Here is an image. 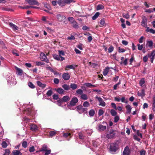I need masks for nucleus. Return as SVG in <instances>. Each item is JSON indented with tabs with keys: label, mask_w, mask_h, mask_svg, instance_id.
I'll list each match as a JSON object with an SVG mask.
<instances>
[{
	"label": "nucleus",
	"mask_w": 155,
	"mask_h": 155,
	"mask_svg": "<svg viewBox=\"0 0 155 155\" xmlns=\"http://www.w3.org/2000/svg\"><path fill=\"white\" fill-rule=\"evenodd\" d=\"M5 78L7 80V82L8 84L13 83L15 80L14 78H12V76L11 74L9 73H7L5 76Z\"/></svg>",
	"instance_id": "obj_3"
},
{
	"label": "nucleus",
	"mask_w": 155,
	"mask_h": 155,
	"mask_svg": "<svg viewBox=\"0 0 155 155\" xmlns=\"http://www.w3.org/2000/svg\"><path fill=\"white\" fill-rule=\"evenodd\" d=\"M40 58L42 61H45L46 62L48 63L49 62V60L48 59L45 54L43 53H41L40 55Z\"/></svg>",
	"instance_id": "obj_7"
},
{
	"label": "nucleus",
	"mask_w": 155,
	"mask_h": 155,
	"mask_svg": "<svg viewBox=\"0 0 155 155\" xmlns=\"http://www.w3.org/2000/svg\"><path fill=\"white\" fill-rule=\"evenodd\" d=\"M22 145L23 147L26 148L27 146V142L26 141H23L22 143Z\"/></svg>",
	"instance_id": "obj_56"
},
{
	"label": "nucleus",
	"mask_w": 155,
	"mask_h": 155,
	"mask_svg": "<svg viewBox=\"0 0 155 155\" xmlns=\"http://www.w3.org/2000/svg\"><path fill=\"white\" fill-rule=\"evenodd\" d=\"M123 153H124L126 154H129L130 150L128 146H126V147L125 148L123 152Z\"/></svg>",
	"instance_id": "obj_28"
},
{
	"label": "nucleus",
	"mask_w": 155,
	"mask_h": 155,
	"mask_svg": "<svg viewBox=\"0 0 155 155\" xmlns=\"http://www.w3.org/2000/svg\"><path fill=\"white\" fill-rule=\"evenodd\" d=\"M92 142L93 146L94 147V148L92 150L93 151H95L98 150L97 149V148L98 146L99 145V144L98 142L97 141H92Z\"/></svg>",
	"instance_id": "obj_11"
},
{
	"label": "nucleus",
	"mask_w": 155,
	"mask_h": 155,
	"mask_svg": "<svg viewBox=\"0 0 155 155\" xmlns=\"http://www.w3.org/2000/svg\"><path fill=\"white\" fill-rule=\"evenodd\" d=\"M113 50H114V47L112 46L111 45L110 46V47H109V48H108V51L109 53H111L112 51H113Z\"/></svg>",
	"instance_id": "obj_57"
},
{
	"label": "nucleus",
	"mask_w": 155,
	"mask_h": 155,
	"mask_svg": "<svg viewBox=\"0 0 155 155\" xmlns=\"http://www.w3.org/2000/svg\"><path fill=\"white\" fill-rule=\"evenodd\" d=\"M57 18L58 20L60 21H62L66 19V17L64 15L61 14H58L57 15Z\"/></svg>",
	"instance_id": "obj_9"
},
{
	"label": "nucleus",
	"mask_w": 155,
	"mask_h": 155,
	"mask_svg": "<svg viewBox=\"0 0 155 155\" xmlns=\"http://www.w3.org/2000/svg\"><path fill=\"white\" fill-rule=\"evenodd\" d=\"M110 68L107 67L104 70L103 72V75L104 76H106L108 74Z\"/></svg>",
	"instance_id": "obj_29"
},
{
	"label": "nucleus",
	"mask_w": 155,
	"mask_h": 155,
	"mask_svg": "<svg viewBox=\"0 0 155 155\" xmlns=\"http://www.w3.org/2000/svg\"><path fill=\"white\" fill-rule=\"evenodd\" d=\"M145 12L150 13L153 12V11L151 9H146L145 10Z\"/></svg>",
	"instance_id": "obj_62"
},
{
	"label": "nucleus",
	"mask_w": 155,
	"mask_h": 155,
	"mask_svg": "<svg viewBox=\"0 0 155 155\" xmlns=\"http://www.w3.org/2000/svg\"><path fill=\"white\" fill-rule=\"evenodd\" d=\"M123 17L127 19L129 18L130 17V15H129L128 13L127 14H123Z\"/></svg>",
	"instance_id": "obj_55"
},
{
	"label": "nucleus",
	"mask_w": 155,
	"mask_h": 155,
	"mask_svg": "<svg viewBox=\"0 0 155 155\" xmlns=\"http://www.w3.org/2000/svg\"><path fill=\"white\" fill-rule=\"evenodd\" d=\"M142 21L141 22V25L143 27L147 28V19L145 16H143L142 17Z\"/></svg>",
	"instance_id": "obj_5"
},
{
	"label": "nucleus",
	"mask_w": 155,
	"mask_h": 155,
	"mask_svg": "<svg viewBox=\"0 0 155 155\" xmlns=\"http://www.w3.org/2000/svg\"><path fill=\"white\" fill-rule=\"evenodd\" d=\"M28 86L31 88H35V86L34 85L30 82H29L28 83Z\"/></svg>",
	"instance_id": "obj_52"
},
{
	"label": "nucleus",
	"mask_w": 155,
	"mask_h": 155,
	"mask_svg": "<svg viewBox=\"0 0 155 155\" xmlns=\"http://www.w3.org/2000/svg\"><path fill=\"white\" fill-rule=\"evenodd\" d=\"M62 87L66 90H68L69 89V87L68 85H67L66 84H64L62 86Z\"/></svg>",
	"instance_id": "obj_43"
},
{
	"label": "nucleus",
	"mask_w": 155,
	"mask_h": 155,
	"mask_svg": "<svg viewBox=\"0 0 155 155\" xmlns=\"http://www.w3.org/2000/svg\"><path fill=\"white\" fill-rule=\"evenodd\" d=\"M80 98L83 100H86L88 99V97L87 94H83L80 96Z\"/></svg>",
	"instance_id": "obj_25"
},
{
	"label": "nucleus",
	"mask_w": 155,
	"mask_h": 155,
	"mask_svg": "<svg viewBox=\"0 0 155 155\" xmlns=\"http://www.w3.org/2000/svg\"><path fill=\"white\" fill-rule=\"evenodd\" d=\"M47 146L45 145H44L42 148L39 150V151L42 152V151H45V150H47Z\"/></svg>",
	"instance_id": "obj_35"
},
{
	"label": "nucleus",
	"mask_w": 155,
	"mask_h": 155,
	"mask_svg": "<svg viewBox=\"0 0 155 155\" xmlns=\"http://www.w3.org/2000/svg\"><path fill=\"white\" fill-rule=\"evenodd\" d=\"M104 8V6L102 5H98L97 7V10L102 9Z\"/></svg>",
	"instance_id": "obj_39"
},
{
	"label": "nucleus",
	"mask_w": 155,
	"mask_h": 155,
	"mask_svg": "<svg viewBox=\"0 0 155 155\" xmlns=\"http://www.w3.org/2000/svg\"><path fill=\"white\" fill-rule=\"evenodd\" d=\"M76 92L77 94L81 95L83 94V91L81 89H79L76 91Z\"/></svg>",
	"instance_id": "obj_48"
},
{
	"label": "nucleus",
	"mask_w": 155,
	"mask_h": 155,
	"mask_svg": "<svg viewBox=\"0 0 155 155\" xmlns=\"http://www.w3.org/2000/svg\"><path fill=\"white\" fill-rule=\"evenodd\" d=\"M106 126H103L101 124H97L96 129L97 130L100 132H102L106 130Z\"/></svg>",
	"instance_id": "obj_4"
},
{
	"label": "nucleus",
	"mask_w": 155,
	"mask_h": 155,
	"mask_svg": "<svg viewBox=\"0 0 155 155\" xmlns=\"http://www.w3.org/2000/svg\"><path fill=\"white\" fill-rule=\"evenodd\" d=\"M115 134L114 130H113L111 129L107 134L106 137L108 138H111L114 137Z\"/></svg>",
	"instance_id": "obj_8"
},
{
	"label": "nucleus",
	"mask_w": 155,
	"mask_h": 155,
	"mask_svg": "<svg viewBox=\"0 0 155 155\" xmlns=\"http://www.w3.org/2000/svg\"><path fill=\"white\" fill-rule=\"evenodd\" d=\"M63 136L64 137H65V138H66L68 136L70 137H71V134L70 133H64L63 135Z\"/></svg>",
	"instance_id": "obj_58"
},
{
	"label": "nucleus",
	"mask_w": 155,
	"mask_h": 155,
	"mask_svg": "<svg viewBox=\"0 0 155 155\" xmlns=\"http://www.w3.org/2000/svg\"><path fill=\"white\" fill-rule=\"evenodd\" d=\"M57 92L60 94H63L64 92V91L61 88H58L56 90Z\"/></svg>",
	"instance_id": "obj_34"
},
{
	"label": "nucleus",
	"mask_w": 155,
	"mask_h": 155,
	"mask_svg": "<svg viewBox=\"0 0 155 155\" xmlns=\"http://www.w3.org/2000/svg\"><path fill=\"white\" fill-rule=\"evenodd\" d=\"M15 68L17 71V74L20 76L22 75L23 73V71L22 70L16 66H15Z\"/></svg>",
	"instance_id": "obj_16"
},
{
	"label": "nucleus",
	"mask_w": 155,
	"mask_h": 155,
	"mask_svg": "<svg viewBox=\"0 0 155 155\" xmlns=\"http://www.w3.org/2000/svg\"><path fill=\"white\" fill-rule=\"evenodd\" d=\"M27 2L30 5H39V3L36 0H27Z\"/></svg>",
	"instance_id": "obj_12"
},
{
	"label": "nucleus",
	"mask_w": 155,
	"mask_h": 155,
	"mask_svg": "<svg viewBox=\"0 0 155 155\" xmlns=\"http://www.w3.org/2000/svg\"><path fill=\"white\" fill-rule=\"evenodd\" d=\"M126 108L127 110V113L130 114L131 112L132 108L130 105L128 104L126 106Z\"/></svg>",
	"instance_id": "obj_27"
},
{
	"label": "nucleus",
	"mask_w": 155,
	"mask_h": 155,
	"mask_svg": "<svg viewBox=\"0 0 155 155\" xmlns=\"http://www.w3.org/2000/svg\"><path fill=\"white\" fill-rule=\"evenodd\" d=\"M87 110V108H84L82 107L81 108V110L80 111H79V113L81 114L84 112H85Z\"/></svg>",
	"instance_id": "obj_42"
},
{
	"label": "nucleus",
	"mask_w": 155,
	"mask_h": 155,
	"mask_svg": "<svg viewBox=\"0 0 155 155\" xmlns=\"http://www.w3.org/2000/svg\"><path fill=\"white\" fill-rule=\"evenodd\" d=\"M73 0H58L57 3L61 7L65 6L66 4H69L73 2Z\"/></svg>",
	"instance_id": "obj_1"
},
{
	"label": "nucleus",
	"mask_w": 155,
	"mask_h": 155,
	"mask_svg": "<svg viewBox=\"0 0 155 155\" xmlns=\"http://www.w3.org/2000/svg\"><path fill=\"white\" fill-rule=\"evenodd\" d=\"M96 98L97 99L99 102V105L102 106L103 107H104L106 105V103L103 101V100L101 97H96Z\"/></svg>",
	"instance_id": "obj_10"
},
{
	"label": "nucleus",
	"mask_w": 155,
	"mask_h": 155,
	"mask_svg": "<svg viewBox=\"0 0 155 155\" xmlns=\"http://www.w3.org/2000/svg\"><path fill=\"white\" fill-rule=\"evenodd\" d=\"M118 148V145L116 143H111L110 145L109 150L111 153L116 151Z\"/></svg>",
	"instance_id": "obj_2"
},
{
	"label": "nucleus",
	"mask_w": 155,
	"mask_h": 155,
	"mask_svg": "<svg viewBox=\"0 0 155 155\" xmlns=\"http://www.w3.org/2000/svg\"><path fill=\"white\" fill-rule=\"evenodd\" d=\"M2 145L3 148H5L7 147L8 144L5 141H4L2 142Z\"/></svg>",
	"instance_id": "obj_44"
},
{
	"label": "nucleus",
	"mask_w": 155,
	"mask_h": 155,
	"mask_svg": "<svg viewBox=\"0 0 155 155\" xmlns=\"http://www.w3.org/2000/svg\"><path fill=\"white\" fill-rule=\"evenodd\" d=\"M62 77L64 80H68L69 79L70 76L68 73H64L63 74Z\"/></svg>",
	"instance_id": "obj_19"
},
{
	"label": "nucleus",
	"mask_w": 155,
	"mask_h": 155,
	"mask_svg": "<svg viewBox=\"0 0 155 155\" xmlns=\"http://www.w3.org/2000/svg\"><path fill=\"white\" fill-rule=\"evenodd\" d=\"M52 93V91L51 90H49L47 93L46 94L48 96H51Z\"/></svg>",
	"instance_id": "obj_61"
},
{
	"label": "nucleus",
	"mask_w": 155,
	"mask_h": 155,
	"mask_svg": "<svg viewBox=\"0 0 155 155\" xmlns=\"http://www.w3.org/2000/svg\"><path fill=\"white\" fill-rule=\"evenodd\" d=\"M110 113L112 116H117V112L113 109H111L110 110Z\"/></svg>",
	"instance_id": "obj_31"
},
{
	"label": "nucleus",
	"mask_w": 155,
	"mask_h": 155,
	"mask_svg": "<svg viewBox=\"0 0 155 155\" xmlns=\"http://www.w3.org/2000/svg\"><path fill=\"white\" fill-rule=\"evenodd\" d=\"M12 155H22V154L20 151L14 150L12 153Z\"/></svg>",
	"instance_id": "obj_24"
},
{
	"label": "nucleus",
	"mask_w": 155,
	"mask_h": 155,
	"mask_svg": "<svg viewBox=\"0 0 155 155\" xmlns=\"http://www.w3.org/2000/svg\"><path fill=\"white\" fill-rule=\"evenodd\" d=\"M89 115L90 116V117H93L94 116V114L95 113V111L93 109H91V110L89 112Z\"/></svg>",
	"instance_id": "obj_32"
},
{
	"label": "nucleus",
	"mask_w": 155,
	"mask_h": 155,
	"mask_svg": "<svg viewBox=\"0 0 155 155\" xmlns=\"http://www.w3.org/2000/svg\"><path fill=\"white\" fill-rule=\"evenodd\" d=\"M145 83V80L144 78L141 79L140 81L139 84L140 86L142 87Z\"/></svg>",
	"instance_id": "obj_40"
},
{
	"label": "nucleus",
	"mask_w": 155,
	"mask_h": 155,
	"mask_svg": "<svg viewBox=\"0 0 155 155\" xmlns=\"http://www.w3.org/2000/svg\"><path fill=\"white\" fill-rule=\"evenodd\" d=\"M79 137L80 139H84V137L81 133H79L78 134Z\"/></svg>",
	"instance_id": "obj_63"
},
{
	"label": "nucleus",
	"mask_w": 155,
	"mask_h": 155,
	"mask_svg": "<svg viewBox=\"0 0 155 155\" xmlns=\"http://www.w3.org/2000/svg\"><path fill=\"white\" fill-rule=\"evenodd\" d=\"M45 155H48L49 154H50L51 152V150L50 149H47L46 150H45Z\"/></svg>",
	"instance_id": "obj_59"
},
{
	"label": "nucleus",
	"mask_w": 155,
	"mask_h": 155,
	"mask_svg": "<svg viewBox=\"0 0 155 155\" xmlns=\"http://www.w3.org/2000/svg\"><path fill=\"white\" fill-rule=\"evenodd\" d=\"M54 58L57 61H60L61 60V57L59 55L56 54H54L53 55Z\"/></svg>",
	"instance_id": "obj_30"
},
{
	"label": "nucleus",
	"mask_w": 155,
	"mask_h": 155,
	"mask_svg": "<svg viewBox=\"0 0 155 155\" xmlns=\"http://www.w3.org/2000/svg\"><path fill=\"white\" fill-rule=\"evenodd\" d=\"M24 113L25 114L32 116L33 115V111L32 109L28 108L24 111Z\"/></svg>",
	"instance_id": "obj_6"
},
{
	"label": "nucleus",
	"mask_w": 155,
	"mask_h": 155,
	"mask_svg": "<svg viewBox=\"0 0 155 155\" xmlns=\"http://www.w3.org/2000/svg\"><path fill=\"white\" fill-rule=\"evenodd\" d=\"M119 120V117L118 116H115L114 118V121L115 123H117Z\"/></svg>",
	"instance_id": "obj_51"
},
{
	"label": "nucleus",
	"mask_w": 155,
	"mask_h": 155,
	"mask_svg": "<svg viewBox=\"0 0 155 155\" xmlns=\"http://www.w3.org/2000/svg\"><path fill=\"white\" fill-rule=\"evenodd\" d=\"M83 105L84 107H87L90 106V104L87 101H85L83 103Z\"/></svg>",
	"instance_id": "obj_53"
},
{
	"label": "nucleus",
	"mask_w": 155,
	"mask_h": 155,
	"mask_svg": "<svg viewBox=\"0 0 155 155\" xmlns=\"http://www.w3.org/2000/svg\"><path fill=\"white\" fill-rule=\"evenodd\" d=\"M75 106H73V105L69 104L68 105V108L71 110H74L75 108V107H74Z\"/></svg>",
	"instance_id": "obj_41"
},
{
	"label": "nucleus",
	"mask_w": 155,
	"mask_h": 155,
	"mask_svg": "<svg viewBox=\"0 0 155 155\" xmlns=\"http://www.w3.org/2000/svg\"><path fill=\"white\" fill-rule=\"evenodd\" d=\"M137 94L139 96L141 97H142L144 96L145 94L144 90H142L140 92L138 91L137 93Z\"/></svg>",
	"instance_id": "obj_20"
},
{
	"label": "nucleus",
	"mask_w": 155,
	"mask_h": 155,
	"mask_svg": "<svg viewBox=\"0 0 155 155\" xmlns=\"http://www.w3.org/2000/svg\"><path fill=\"white\" fill-rule=\"evenodd\" d=\"M104 113V111L102 109H100L98 111V115L99 116L102 115Z\"/></svg>",
	"instance_id": "obj_50"
},
{
	"label": "nucleus",
	"mask_w": 155,
	"mask_h": 155,
	"mask_svg": "<svg viewBox=\"0 0 155 155\" xmlns=\"http://www.w3.org/2000/svg\"><path fill=\"white\" fill-rule=\"evenodd\" d=\"M70 98L68 96H65L60 101H58V102L60 101V103L62 102H67L70 100Z\"/></svg>",
	"instance_id": "obj_17"
},
{
	"label": "nucleus",
	"mask_w": 155,
	"mask_h": 155,
	"mask_svg": "<svg viewBox=\"0 0 155 155\" xmlns=\"http://www.w3.org/2000/svg\"><path fill=\"white\" fill-rule=\"evenodd\" d=\"M78 101V99L77 97H73L70 101L69 104L73 105V106H75Z\"/></svg>",
	"instance_id": "obj_13"
},
{
	"label": "nucleus",
	"mask_w": 155,
	"mask_h": 155,
	"mask_svg": "<svg viewBox=\"0 0 155 155\" xmlns=\"http://www.w3.org/2000/svg\"><path fill=\"white\" fill-rule=\"evenodd\" d=\"M146 31L147 32H150L153 34H155V30L152 28H150L149 27H147Z\"/></svg>",
	"instance_id": "obj_26"
},
{
	"label": "nucleus",
	"mask_w": 155,
	"mask_h": 155,
	"mask_svg": "<svg viewBox=\"0 0 155 155\" xmlns=\"http://www.w3.org/2000/svg\"><path fill=\"white\" fill-rule=\"evenodd\" d=\"M58 52L59 55L61 57L60 61H62L63 60L65 59V58L64 57L61 56L62 55L63 56L64 55V51L62 50H58Z\"/></svg>",
	"instance_id": "obj_18"
},
{
	"label": "nucleus",
	"mask_w": 155,
	"mask_h": 155,
	"mask_svg": "<svg viewBox=\"0 0 155 155\" xmlns=\"http://www.w3.org/2000/svg\"><path fill=\"white\" fill-rule=\"evenodd\" d=\"M120 101L123 103H124L126 104H127L128 103V101L127 100H126L124 97H123L120 99Z\"/></svg>",
	"instance_id": "obj_45"
},
{
	"label": "nucleus",
	"mask_w": 155,
	"mask_h": 155,
	"mask_svg": "<svg viewBox=\"0 0 155 155\" xmlns=\"http://www.w3.org/2000/svg\"><path fill=\"white\" fill-rule=\"evenodd\" d=\"M153 42L152 41H147L146 47L151 48L152 47Z\"/></svg>",
	"instance_id": "obj_21"
},
{
	"label": "nucleus",
	"mask_w": 155,
	"mask_h": 155,
	"mask_svg": "<svg viewBox=\"0 0 155 155\" xmlns=\"http://www.w3.org/2000/svg\"><path fill=\"white\" fill-rule=\"evenodd\" d=\"M133 138L135 140H137L138 141L140 142V139L138 138L137 135H134L133 136Z\"/></svg>",
	"instance_id": "obj_60"
},
{
	"label": "nucleus",
	"mask_w": 155,
	"mask_h": 155,
	"mask_svg": "<svg viewBox=\"0 0 155 155\" xmlns=\"http://www.w3.org/2000/svg\"><path fill=\"white\" fill-rule=\"evenodd\" d=\"M56 134V131H51L49 132V136L51 137H52L54 136Z\"/></svg>",
	"instance_id": "obj_38"
},
{
	"label": "nucleus",
	"mask_w": 155,
	"mask_h": 155,
	"mask_svg": "<svg viewBox=\"0 0 155 155\" xmlns=\"http://www.w3.org/2000/svg\"><path fill=\"white\" fill-rule=\"evenodd\" d=\"M70 87L73 89L75 90L77 87V85L75 84H71Z\"/></svg>",
	"instance_id": "obj_36"
},
{
	"label": "nucleus",
	"mask_w": 155,
	"mask_h": 155,
	"mask_svg": "<svg viewBox=\"0 0 155 155\" xmlns=\"http://www.w3.org/2000/svg\"><path fill=\"white\" fill-rule=\"evenodd\" d=\"M138 49L140 51H141L142 50L143 47V45H140V44H137Z\"/></svg>",
	"instance_id": "obj_54"
},
{
	"label": "nucleus",
	"mask_w": 155,
	"mask_h": 155,
	"mask_svg": "<svg viewBox=\"0 0 155 155\" xmlns=\"http://www.w3.org/2000/svg\"><path fill=\"white\" fill-rule=\"evenodd\" d=\"M84 85L86 87H91L92 84L90 83H85Z\"/></svg>",
	"instance_id": "obj_64"
},
{
	"label": "nucleus",
	"mask_w": 155,
	"mask_h": 155,
	"mask_svg": "<svg viewBox=\"0 0 155 155\" xmlns=\"http://www.w3.org/2000/svg\"><path fill=\"white\" fill-rule=\"evenodd\" d=\"M44 6L48 10H51V7L50 5L47 3H45L44 4Z\"/></svg>",
	"instance_id": "obj_46"
},
{
	"label": "nucleus",
	"mask_w": 155,
	"mask_h": 155,
	"mask_svg": "<svg viewBox=\"0 0 155 155\" xmlns=\"http://www.w3.org/2000/svg\"><path fill=\"white\" fill-rule=\"evenodd\" d=\"M9 26L13 30H18V27L15 25L13 24L12 23L10 22L9 23Z\"/></svg>",
	"instance_id": "obj_15"
},
{
	"label": "nucleus",
	"mask_w": 155,
	"mask_h": 155,
	"mask_svg": "<svg viewBox=\"0 0 155 155\" xmlns=\"http://www.w3.org/2000/svg\"><path fill=\"white\" fill-rule=\"evenodd\" d=\"M30 128L31 130L34 132H36L38 130V127L35 124H32L30 125Z\"/></svg>",
	"instance_id": "obj_14"
},
{
	"label": "nucleus",
	"mask_w": 155,
	"mask_h": 155,
	"mask_svg": "<svg viewBox=\"0 0 155 155\" xmlns=\"http://www.w3.org/2000/svg\"><path fill=\"white\" fill-rule=\"evenodd\" d=\"M37 84L38 86L43 88H45L46 86L45 84H42L39 81H37Z\"/></svg>",
	"instance_id": "obj_23"
},
{
	"label": "nucleus",
	"mask_w": 155,
	"mask_h": 155,
	"mask_svg": "<svg viewBox=\"0 0 155 155\" xmlns=\"http://www.w3.org/2000/svg\"><path fill=\"white\" fill-rule=\"evenodd\" d=\"M77 66L74 64L68 65L66 66L65 69L66 70H67V68L74 69Z\"/></svg>",
	"instance_id": "obj_22"
},
{
	"label": "nucleus",
	"mask_w": 155,
	"mask_h": 155,
	"mask_svg": "<svg viewBox=\"0 0 155 155\" xmlns=\"http://www.w3.org/2000/svg\"><path fill=\"white\" fill-rule=\"evenodd\" d=\"M100 13L98 12H96L95 15L92 17V18L93 20H95L99 15Z\"/></svg>",
	"instance_id": "obj_33"
},
{
	"label": "nucleus",
	"mask_w": 155,
	"mask_h": 155,
	"mask_svg": "<svg viewBox=\"0 0 155 155\" xmlns=\"http://www.w3.org/2000/svg\"><path fill=\"white\" fill-rule=\"evenodd\" d=\"M104 19L103 18L101 19L100 21V24L102 26H104L105 25Z\"/></svg>",
	"instance_id": "obj_47"
},
{
	"label": "nucleus",
	"mask_w": 155,
	"mask_h": 155,
	"mask_svg": "<svg viewBox=\"0 0 155 155\" xmlns=\"http://www.w3.org/2000/svg\"><path fill=\"white\" fill-rule=\"evenodd\" d=\"M152 110L153 111H155V97L153 99V104H152Z\"/></svg>",
	"instance_id": "obj_49"
},
{
	"label": "nucleus",
	"mask_w": 155,
	"mask_h": 155,
	"mask_svg": "<svg viewBox=\"0 0 155 155\" xmlns=\"http://www.w3.org/2000/svg\"><path fill=\"white\" fill-rule=\"evenodd\" d=\"M68 20L70 21L71 23H75V21L74 19V18L72 17H69L68 18Z\"/></svg>",
	"instance_id": "obj_37"
}]
</instances>
